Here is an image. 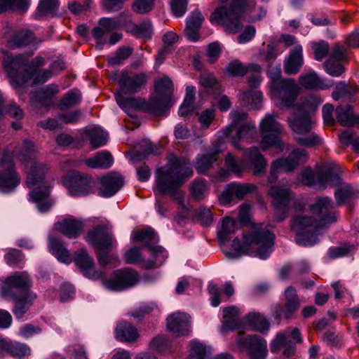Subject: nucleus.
Listing matches in <instances>:
<instances>
[{
  "label": "nucleus",
  "mask_w": 359,
  "mask_h": 359,
  "mask_svg": "<svg viewBox=\"0 0 359 359\" xmlns=\"http://www.w3.org/2000/svg\"><path fill=\"white\" fill-rule=\"evenodd\" d=\"M4 114L16 120H20L24 117L23 110L15 102H11L6 106L4 105Z\"/></svg>",
  "instance_id": "63"
},
{
  "label": "nucleus",
  "mask_w": 359,
  "mask_h": 359,
  "mask_svg": "<svg viewBox=\"0 0 359 359\" xmlns=\"http://www.w3.org/2000/svg\"><path fill=\"white\" fill-rule=\"evenodd\" d=\"M191 175V163L187 159L170 155L168 164L157 170V189L161 194L170 195L179 205L184 206V193L180 187Z\"/></svg>",
  "instance_id": "3"
},
{
  "label": "nucleus",
  "mask_w": 359,
  "mask_h": 359,
  "mask_svg": "<svg viewBox=\"0 0 359 359\" xmlns=\"http://www.w3.org/2000/svg\"><path fill=\"white\" fill-rule=\"evenodd\" d=\"M81 99V92L77 89H73L62 97L58 107L61 110H66L79 104Z\"/></svg>",
  "instance_id": "49"
},
{
  "label": "nucleus",
  "mask_w": 359,
  "mask_h": 359,
  "mask_svg": "<svg viewBox=\"0 0 359 359\" xmlns=\"http://www.w3.org/2000/svg\"><path fill=\"white\" fill-rule=\"evenodd\" d=\"M243 243L235 238L232 243L233 252H225L229 259H238L242 255H248L266 259L272 252L274 235L266 229L254 228L245 233Z\"/></svg>",
  "instance_id": "7"
},
{
  "label": "nucleus",
  "mask_w": 359,
  "mask_h": 359,
  "mask_svg": "<svg viewBox=\"0 0 359 359\" xmlns=\"http://www.w3.org/2000/svg\"><path fill=\"white\" fill-rule=\"evenodd\" d=\"M36 148L35 144L25 140L22 149H16L13 154L4 151L1 159L0 165L3 168L0 171V191L11 193L20 184V177L17 172L13 156H15L25 165H31L27 174L26 184L29 189V200L36 204L39 211H48L53 202L49 198L50 187L45 181V175L48 169L46 164L39 163L36 160Z\"/></svg>",
  "instance_id": "1"
},
{
  "label": "nucleus",
  "mask_w": 359,
  "mask_h": 359,
  "mask_svg": "<svg viewBox=\"0 0 359 359\" xmlns=\"http://www.w3.org/2000/svg\"><path fill=\"white\" fill-rule=\"evenodd\" d=\"M190 192L192 196L198 201L205 198L208 193V187L205 180L198 179L190 185Z\"/></svg>",
  "instance_id": "52"
},
{
  "label": "nucleus",
  "mask_w": 359,
  "mask_h": 359,
  "mask_svg": "<svg viewBox=\"0 0 359 359\" xmlns=\"http://www.w3.org/2000/svg\"><path fill=\"white\" fill-rule=\"evenodd\" d=\"M336 117L338 122L344 126H352L355 123V117L350 105H340L337 107Z\"/></svg>",
  "instance_id": "47"
},
{
  "label": "nucleus",
  "mask_w": 359,
  "mask_h": 359,
  "mask_svg": "<svg viewBox=\"0 0 359 359\" xmlns=\"http://www.w3.org/2000/svg\"><path fill=\"white\" fill-rule=\"evenodd\" d=\"M155 236L154 230L151 227H147L133 232L132 234V239L136 242H150L156 241Z\"/></svg>",
  "instance_id": "57"
},
{
  "label": "nucleus",
  "mask_w": 359,
  "mask_h": 359,
  "mask_svg": "<svg viewBox=\"0 0 359 359\" xmlns=\"http://www.w3.org/2000/svg\"><path fill=\"white\" fill-rule=\"evenodd\" d=\"M34 39L33 33L26 29L15 32L11 39L8 41L10 48L24 47L30 44Z\"/></svg>",
  "instance_id": "41"
},
{
  "label": "nucleus",
  "mask_w": 359,
  "mask_h": 359,
  "mask_svg": "<svg viewBox=\"0 0 359 359\" xmlns=\"http://www.w3.org/2000/svg\"><path fill=\"white\" fill-rule=\"evenodd\" d=\"M245 320L255 331L264 332L269 330V321L260 313H250L246 316Z\"/></svg>",
  "instance_id": "44"
},
{
  "label": "nucleus",
  "mask_w": 359,
  "mask_h": 359,
  "mask_svg": "<svg viewBox=\"0 0 359 359\" xmlns=\"http://www.w3.org/2000/svg\"><path fill=\"white\" fill-rule=\"evenodd\" d=\"M113 161V157L109 152L100 151L93 157L87 158L85 163L92 168H108Z\"/></svg>",
  "instance_id": "42"
},
{
  "label": "nucleus",
  "mask_w": 359,
  "mask_h": 359,
  "mask_svg": "<svg viewBox=\"0 0 359 359\" xmlns=\"http://www.w3.org/2000/svg\"><path fill=\"white\" fill-rule=\"evenodd\" d=\"M30 351L29 347L25 344L0 338V353L2 355L8 354L13 358L22 359L29 355Z\"/></svg>",
  "instance_id": "30"
},
{
  "label": "nucleus",
  "mask_w": 359,
  "mask_h": 359,
  "mask_svg": "<svg viewBox=\"0 0 359 359\" xmlns=\"http://www.w3.org/2000/svg\"><path fill=\"white\" fill-rule=\"evenodd\" d=\"M248 114L243 111H233L230 113L232 120L231 124L220 132L219 142L222 143L223 139L231 137L233 147L243 149L240 142L247 143L257 138V129L255 124L246 121Z\"/></svg>",
  "instance_id": "10"
},
{
  "label": "nucleus",
  "mask_w": 359,
  "mask_h": 359,
  "mask_svg": "<svg viewBox=\"0 0 359 359\" xmlns=\"http://www.w3.org/2000/svg\"><path fill=\"white\" fill-rule=\"evenodd\" d=\"M222 3L229 0H219ZM246 15L252 21L259 20L266 15L262 7L256 6L255 0H233L230 6L217 8L211 20L220 23L229 33H237L242 29L241 18Z\"/></svg>",
  "instance_id": "6"
},
{
  "label": "nucleus",
  "mask_w": 359,
  "mask_h": 359,
  "mask_svg": "<svg viewBox=\"0 0 359 359\" xmlns=\"http://www.w3.org/2000/svg\"><path fill=\"white\" fill-rule=\"evenodd\" d=\"M4 258L6 262L11 266L18 265L24 260V257L21 252L14 248H10L5 255Z\"/></svg>",
  "instance_id": "61"
},
{
  "label": "nucleus",
  "mask_w": 359,
  "mask_h": 359,
  "mask_svg": "<svg viewBox=\"0 0 359 359\" xmlns=\"http://www.w3.org/2000/svg\"><path fill=\"white\" fill-rule=\"evenodd\" d=\"M86 240L94 248L100 264L105 266L118 260L116 255H109V252L116 245V242L106 226L100 225L95 227L88 231Z\"/></svg>",
  "instance_id": "12"
},
{
  "label": "nucleus",
  "mask_w": 359,
  "mask_h": 359,
  "mask_svg": "<svg viewBox=\"0 0 359 359\" xmlns=\"http://www.w3.org/2000/svg\"><path fill=\"white\" fill-rule=\"evenodd\" d=\"M311 48L313 51L314 58L317 61H321L327 55L330 50V46L325 41L313 43Z\"/></svg>",
  "instance_id": "58"
},
{
  "label": "nucleus",
  "mask_w": 359,
  "mask_h": 359,
  "mask_svg": "<svg viewBox=\"0 0 359 359\" xmlns=\"http://www.w3.org/2000/svg\"><path fill=\"white\" fill-rule=\"evenodd\" d=\"M318 182L323 188L327 186L339 187L334 192L335 200L338 205L348 204L351 208L353 201L359 197L358 189L342 182L339 175V170L335 164L323 165L319 168Z\"/></svg>",
  "instance_id": "9"
},
{
  "label": "nucleus",
  "mask_w": 359,
  "mask_h": 359,
  "mask_svg": "<svg viewBox=\"0 0 359 359\" xmlns=\"http://www.w3.org/2000/svg\"><path fill=\"white\" fill-rule=\"evenodd\" d=\"M236 222L230 217H225L222 222V227L217 233V236L221 243H225L230 241L235 233Z\"/></svg>",
  "instance_id": "50"
},
{
  "label": "nucleus",
  "mask_w": 359,
  "mask_h": 359,
  "mask_svg": "<svg viewBox=\"0 0 359 359\" xmlns=\"http://www.w3.org/2000/svg\"><path fill=\"white\" fill-rule=\"evenodd\" d=\"M48 248L50 252L61 262L69 264L72 259L69 251L64 246L61 240L57 237L49 236L48 237Z\"/></svg>",
  "instance_id": "36"
},
{
  "label": "nucleus",
  "mask_w": 359,
  "mask_h": 359,
  "mask_svg": "<svg viewBox=\"0 0 359 359\" xmlns=\"http://www.w3.org/2000/svg\"><path fill=\"white\" fill-rule=\"evenodd\" d=\"M170 8L172 14L177 17L180 18L183 16L187 9V0H171Z\"/></svg>",
  "instance_id": "62"
},
{
  "label": "nucleus",
  "mask_w": 359,
  "mask_h": 359,
  "mask_svg": "<svg viewBox=\"0 0 359 359\" xmlns=\"http://www.w3.org/2000/svg\"><path fill=\"white\" fill-rule=\"evenodd\" d=\"M27 57L18 55L5 56L3 66L10 79V82L15 89L29 84H41L53 76L50 70L33 69L27 70Z\"/></svg>",
  "instance_id": "8"
},
{
  "label": "nucleus",
  "mask_w": 359,
  "mask_h": 359,
  "mask_svg": "<svg viewBox=\"0 0 359 359\" xmlns=\"http://www.w3.org/2000/svg\"><path fill=\"white\" fill-rule=\"evenodd\" d=\"M257 187L254 184L231 182L226 186L219 201L222 203H229L233 199L242 200L245 195L255 192Z\"/></svg>",
  "instance_id": "25"
},
{
  "label": "nucleus",
  "mask_w": 359,
  "mask_h": 359,
  "mask_svg": "<svg viewBox=\"0 0 359 359\" xmlns=\"http://www.w3.org/2000/svg\"><path fill=\"white\" fill-rule=\"evenodd\" d=\"M225 165L227 170L220 169L215 176L217 180H225L227 178L228 172L241 176L246 169L244 158L242 161H238L231 153H229L226 156Z\"/></svg>",
  "instance_id": "32"
},
{
  "label": "nucleus",
  "mask_w": 359,
  "mask_h": 359,
  "mask_svg": "<svg viewBox=\"0 0 359 359\" xmlns=\"http://www.w3.org/2000/svg\"><path fill=\"white\" fill-rule=\"evenodd\" d=\"M243 158L246 168L252 169L254 175L260 177L265 173L267 162L257 147L250 148L244 153Z\"/></svg>",
  "instance_id": "27"
},
{
  "label": "nucleus",
  "mask_w": 359,
  "mask_h": 359,
  "mask_svg": "<svg viewBox=\"0 0 359 359\" xmlns=\"http://www.w3.org/2000/svg\"><path fill=\"white\" fill-rule=\"evenodd\" d=\"M122 16L123 14L117 18H102L99 20V25L103 27L104 30L109 33L124 25V23L121 19Z\"/></svg>",
  "instance_id": "59"
},
{
  "label": "nucleus",
  "mask_w": 359,
  "mask_h": 359,
  "mask_svg": "<svg viewBox=\"0 0 359 359\" xmlns=\"http://www.w3.org/2000/svg\"><path fill=\"white\" fill-rule=\"evenodd\" d=\"M271 97L280 108L290 109L295 106L301 88L292 78L282 79L271 86Z\"/></svg>",
  "instance_id": "16"
},
{
  "label": "nucleus",
  "mask_w": 359,
  "mask_h": 359,
  "mask_svg": "<svg viewBox=\"0 0 359 359\" xmlns=\"http://www.w3.org/2000/svg\"><path fill=\"white\" fill-rule=\"evenodd\" d=\"M57 228L69 238H77L83 231L82 222L74 219H65L56 224Z\"/></svg>",
  "instance_id": "38"
},
{
  "label": "nucleus",
  "mask_w": 359,
  "mask_h": 359,
  "mask_svg": "<svg viewBox=\"0 0 359 359\" xmlns=\"http://www.w3.org/2000/svg\"><path fill=\"white\" fill-rule=\"evenodd\" d=\"M223 151L220 145L215 146L211 151L198 155L196 161V169L198 173L205 174L218 160V154Z\"/></svg>",
  "instance_id": "33"
},
{
  "label": "nucleus",
  "mask_w": 359,
  "mask_h": 359,
  "mask_svg": "<svg viewBox=\"0 0 359 359\" xmlns=\"http://www.w3.org/2000/svg\"><path fill=\"white\" fill-rule=\"evenodd\" d=\"M36 298V295L34 293L26 292L24 295L18 296V297L13 299L15 301V305L12 311L15 318L18 319L22 318L24 315L32 306Z\"/></svg>",
  "instance_id": "35"
},
{
  "label": "nucleus",
  "mask_w": 359,
  "mask_h": 359,
  "mask_svg": "<svg viewBox=\"0 0 359 359\" xmlns=\"http://www.w3.org/2000/svg\"><path fill=\"white\" fill-rule=\"evenodd\" d=\"M120 93L116 94V100L118 106L127 111L130 108L140 107L142 100L133 97H124V95H132L140 91L147 82L144 73H131L123 71L118 79Z\"/></svg>",
  "instance_id": "11"
},
{
  "label": "nucleus",
  "mask_w": 359,
  "mask_h": 359,
  "mask_svg": "<svg viewBox=\"0 0 359 359\" xmlns=\"http://www.w3.org/2000/svg\"><path fill=\"white\" fill-rule=\"evenodd\" d=\"M74 262L84 276L93 279H101L104 287L110 290L120 291L135 285L139 281L138 274L133 269L126 268L112 273L109 278H106L102 272L95 271L94 261L84 249L75 253Z\"/></svg>",
  "instance_id": "5"
},
{
  "label": "nucleus",
  "mask_w": 359,
  "mask_h": 359,
  "mask_svg": "<svg viewBox=\"0 0 359 359\" xmlns=\"http://www.w3.org/2000/svg\"><path fill=\"white\" fill-rule=\"evenodd\" d=\"M277 115L267 114L262 119L259 130L262 134L260 147L263 151L275 148L278 151H283L284 144L280 140L283 126L276 120Z\"/></svg>",
  "instance_id": "14"
},
{
  "label": "nucleus",
  "mask_w": 359,
  "mask_h": 359,
  "mask_svg": "<svg viewBox=\"0 0 359 359\" xmlns=\"http://www.w3.org/2000/svg\"><path fill=\"white\" fill-rule=\"evenodd\" d=\"M147 250L152 257L151 259L145 260L141 254V248L134 247L126 252L124 260L127 264H140L141 267L149 269L158 267L168 257L166 250L161 246H149Z\"/></svg>",
  "instance_id": "17"
},
{
  "label": "nucleus",
  "mask_w": 359,
  "mask_h": 359,
  "mask_svg": "<svg viewBox=\"0 0 359 359\" xmlns=\"http://www.w3.org/2000/svg\"><path fill=\"white\" fill-rule=\"evenodd\" d=\"M249 72L252 73L248 80V83L250 89L241 93L238 95V99L243 105L250 106L255 109H259L263 95L261 91L254 88L258 87L261 83V69L259 72L250 71Z\"/></svg>",
  "instance_id": "22"
},
{
  "label": "nucleus",
  "mask_w": 359,
  "mask_h": 359,
  "mask_svg": "<svg viewBox=\"0 0 359 359\" xmlns=\"http://www.w3.org/2000/svg\"><path fill=\"white\" fill-rule=\"evenodd\" d=\"M198 219L203 226H209L213 220L211 210L205 207H200L196 212Z\"/></svg>",
  "instance_id": "64"
},
{
  "label": "nucleus",
  "mask_w": 359,
  "mask_h": 359,
  "mask_svg": "<svg viewBox=\"0 0 359 359\" xmlns=\"http://www.w3.org/2000/svg\"><path fill=\"white\" fill-rule=\"evenodd\" d=\"M204 20L203 16L198 10H195L189 16L184 29L185 34L189 40L196 41L198 39V30Z\"/></svg>",
  "instance_id": "34"
},
{
  "label": "nucleus",
  "mask_w": 359,
  "mask_h": 359,
  "mask_svg": "<svg viewBox=\"0 0 359 359\" xmlns=\"http://www.w3.org/2000/svg\"><path fill=\"white\" fill-rule=\"evenodd\" d=\"M285 304L282 309V314L285 318H289L299 307V300L296 290L289 287L285 292Z\"/></svg>",
  "instance_id": "40"
},
{
  "label": "nucleus",
  "mask_w": 359,
  "mask_h": 359,
  "mask_svg": "<svg viewBox=\"0 0 359 359\" xmlns=\"http://www.w3.org/2000/svg\"><path fill=\"white\" fill-rule=\"evenodd\" d=\"M116 338L118 341L133 342L139 338L137 329L130 323L121 321L117 324L115 330Z\"/></svg>",
  "instance_id": "37"
},
{
  "label": "nucleus",
  "mask_w": 359,
  "mask_h": 359,
  "mask_svg": "<svg viewBox=\"0 0 359 359\" xmlns=\"http://www.w3.org/2000/svg\"><path fill=\"white\" fill-rule=\"evenodd\" d=\"M156 95L147 104V109L157 116H167L169 110L170 95L172 91V82L168 76L155 81Z\"/></svg>",
  "instance_id": "15"
},
{
  "label": "nucleus",
  "mask_w": 359,
  "mask_h": 359,
  "mask_svg": "<svg viewBox=\"0 0 359 359\" xmlns=\"http://www.w3.org/2000/svg\"><path fill=\"white\" fill-rule=\"evenodd\" d=\"M29 0H0V12L8 8L25 11L29 6Z\"/></svg>",
  "instance_id": "55"
},
{
  "label": "nucleus",
  "mask_w": 359,
  "mask_h": 359,
  "mask_svg": "<svg viewBox=\"0 0 359 359\" xmlns=\"http://www.w3.org/2000/svg\"><path fill=\"white\" fill-rule=\"evenodd\" d=\"M339 137L342 144L346 145L351 144L353 150L359 153V136L351 130L342 131L339 135Z\"/></svg>",
  "instance_id": "54"
},
{
  "label": "nucleus",
  "mask_w": 359,
  "mask_h": 359,
  "mask_svg": "<svg viewBox=\"0 0 359 359\" xmlns=\"http://www.w3.org/2000/svg\"><path fill=\"white\" fill-rule=\"evenodd\" d=\"M167 327L175 337L187 336L191 330L190 317L184 313H174L167 318Z\"/></svg>",
  "instance_id": "26"
},
{
  "label": "nucleus",
  "mask_w": 359,
  "mask_h": 359,
  "mask_svg": "<svg viewBox=\"0 0 359 359\" xmlns=\"http://www.w3.org/2000/svg\"><path fill=\"white\" fill-rule=\"evenodd\" d=\"M272 198V203L276 208V217L279 222L286 217L289 203L292 198V192L290 189L281 188L278 186H272L268 191Z\"/></svg>",
  "instance_id": "24"
},
{
  "label": "nucleus",
  "mask_w": 359,
  "mask_h": 359,
  "mask_svg": "<svg viewBox=\"0 0 359 359\" xmlns=\"http://www.w3.org/2000/svg\"><path fill=\"white\" fill-rule=\"evenodd\" d=\"M334 203L329 197H320L311 206L313 216L304 213L296 215L291 224L295 232L296 242L302 246H312L319 241L324 227L337 221L333 208Z\"/></svg>",
  "instance_id": "2"
},
{
  "label": "nucleus",
  "mask_w": 359,
  "mask_h": 359,
  "mask_svg": "<svg viewBox=\"0 0 359 359\" xmlns=\"http://www.w3.org/2000/svg\"><path fill=\"white\" fill-rule=\"evenodd\" d=\"M330 164H333L330 163ZM330 165V163H323L318 165L316 168L315 172L312 171L310 168H305L300 173V182L302 184L312 187L314 185H318L320 188L324 189L318 182V170L321 166Z\"/></svg>",
  "instance_id": "48"
},
{
  "label": "nucleus",
  "mask_w": 359,
  "mask_h": 359,
  "mask_svg": "<svg viewBox=\"0 0 359 359\" xmlns=\"http://www.w3.org/2000/svg\"><path fill=\"white\" fill-rule=\"evenodd\" d=\"M189 346L188 359H205L210 352V347L194 340L190 342Z\"/></svg>",
  "instance_id": "51"
},
{
  "label": "nucleus",
  "mask_w": 359,
  "mask_h": 359,
  "mask_svg": "<svg viewBox=\"0 0 359 359\" xmlns=\"http://www.w3.org/2000/svg\"><path fill=\"white\" fill-rule=\"evenodd\" d=\"M239 309L231 306L223 309V320L220 332L225 336L228 332L238 330L233 349H245L249 359H266L268 350L266 341L257 334L244 337L241 330L243 328L242 321L238 318Z\"/></svg>",
  "instance_id": "4"
},
{
  "label": "nucleus",
  "mask_w": 359,
  "mask_h": 359,
  "mask_svg": "<svg viewBox=\"0 0 359 359\" xmlns=\"http://www.w3.org/2000/svg\"><path fill=\"white\" fill-rule=\"evenodd\" d=\"M311 130L308 132L299 134L295 137L297 142L302 146L311 147L322 143V139L313 133H310Z\"/></svg>",
  "instance_id": "53"
},
{
  "label": "nucleus",
  "mask_w": 359,
  "mask_h": 359,
  "mask_svg": "<svg viewBox=\"0 0 359 359\" xmlns=\"http://www.w3.org/2000/svg\"><path fill=\"white\" fill-rule=\"evenodd\" d=\"M133 53V49L129 47L120 48L113 56L109 57L108 63L110 65H119L126 60Z\"/></svg>",
  "instance_id": "56"
},
{
  "label": "nucleus",
  "mask_w": 359,
  "mask_h": 359,
  "mask_svg": "<svg viewBox=\"0 0 359 359\" xmlns=\"http://www.w3.org/2000/svg\"><path fill=\"white\" fill-rule=\"evenodd\" d=\"M123 185V179L118 173L110 172L100 179L98 194L104 198L114 196Z\"/></svg>",
  "instance_id": "29"
},
{
  "label": "nucleus",
  "mask_w": 359,
  "mask_h": 359,
  "mask_svg": "<svg viewBox=\"0 0 359 359\" xmlns=\"http://www.w3.org/2000/svg\"><path fill=\"white\" fill-rule=\"evenodd\" d=\"M86 134L93 149L104 146L108 140V133L99 127L88 129Z\"/></svg>",
  "instance_id": "43"
},
{
  "label": "nucleus",
  "mask_w": 359,
  "mask_h": 359,
  "mask_svg": "<svg viewBox=\"0 0 359 359\" xmlns=\"http://www.w3.org/2000/svg\"><path fill=\"white\" fill-rule=\"evenodd\" d=\"M64 184L73 196H84L90 194L95 185L90 176L76 171L67 174Z\"/></svg>",
  "instance_id": "21"
},
{
  "label": "nucleus",
  "mask_w": 359,
  "mask_h": 359,
  "mask_svg": "<svg viewBox=\"0 0 359 359\" xmlns=\"http://www.w3.org/2000/svg\"><path fill=\"white\" fill-rule=\"evenodd\" d=\"M298 81L299 86L306 90H327L333 86L332 81L319 76L313 70L302 74Z\"/></svg>",
  "instance_id": "28"
},
{
  "label": "nucleus",
  "mask_w": 359,
  "mask_h": 359,
  "mask_svg": "<svg viewBox=\"0 0 359 359\" xmlns=\"http://www.w3.org/2000/svg\"><path fill=\"white\" fill-rule=\"evenodd\" d=\"M294 342H302L299 330L297 328H294L292 330H286L276 334L270 344V351L272 353H278L281 348H283V355L290 357L295 353Z\"/></svg>",
  "instance_id": "20"
},
{
  "label": "nucleus",
  "mask_w": 359,
  "mask_h": 359,
  "mask_svg": "<svg viewBox=\"0 0 359 359\" xmlns=\"http://www.w3.org/2000/svg\"><path fill=\"white\" fill-rule=\"evenodd\" d=\"M323 102V99L317 95H309L304 97L297 106L299 114H294L287 120L290 128L294 133L302 134L312 128L313 121L310 112L315 111Z\"/></svg>",
  "instance_id": "13"
},
{
  "label": "nucleus",
  "mask_w": 359,
  "mask_h": 359,
  "mask_svg": "<svg viewBox=\"0 0 359 359\" xmlns=\"http://www.w3.org/2000/svg\"><path fill=\"white\" fill-rule=\"evenodd\" d=\"M309 158L308 152L304 149H295L292 151L287 158H281L274 161L271 166V171L268 176V182L274 183L278 180V173L280 171L290 172L294 170L299 164L304 163Z\"/></svg>",
  "instance_id": "18"
},
{
  "label": "nucleus",
  "mask_w": 359,
  "mask_h": 359,
  "mask_svg": "<svg viewBox=\"0 0 359 359\" xmlns=\"http://www.w3.org/2000/svg\"><path fill=\"white\" fill-rule=\"evenodd\" d=\"M31 280L25 271L15 272L7 277L1 287V294L6 299H14L18 296L31 292Z\"/></svg>",
  "instance_id": "19"
},
{
  "label": "nucleus",
  "mask_w": 359,
  "mask_h": 359,
  "mask_svg": "<svg viewBox=\"0 0 359 359\" xmlns=\"http://www.w3.org/2000/svg\"><path fill=\"white\" fill-rule=\"evenodd\" d=\"M304 64L303 49L296 44L284 60V71L287 74H296Z\"/></svg>",
  "instance_id": "31"
},
{
  "label": "nucleus",
  "mask_w": 359,
  "mask_h": 359,
  "mask_svg": "<svg viewBox=\"0 0 359 359\" xmlns=\"http://www.w3.org/2000/svg\"><path fill=\"white\" fill-rule=\"evenodd\" d=\"M154 0H135L132 6L134 12L145 14L150 12L154 7Z\"/></svg>",
  "instance_id": "60"
},
{
  "label": "nucleus",
  "mask_w": 359,
  "mask_h": 359,
  "mask_svg": "<svg viewBox=\"0 0 359 359\" xmlns=\"http://www.w3.org/2000/svg\"><path fill=\"white\" fill-rule=\"evenodd\" d=\"M200 83L203 88L201 90V93L210 94L217 97L220 95L223 91L212 74L203 73L200 77Z\"/></svg>",
  "instance_id": "39"
},
{
  "label": "nucleus",
  "mask_w": 359,
  "mask_h": 359,
  "mask_svg": "<svg viewBox=\"0 0 359 359\" xmlns=\"http://www.w3.org/2000/svg\"><path fill=\"white\" fill-rule=\"evenodd\" d=\"M262 69L260 65L250 64L245 66L240 61L235 60L231 61L227 68V72L232 76H244L250 71L259 72Z\"/></svg>",
  "instance_id": "45"
},
{
  "label": "nucleus",
  "mask_w": 359,
  "mask_h": 359,
  "mask_svg": "<svg viewBox=\"0 0 359 359\" xmlns=\"http://www.w3.org/2000/svg\"><path fill=\"white\" fill-rule=\"evenodd\" d=\"M348 61L346 49L337 44L332 48L329 58L323 63L325 72L332 76H339L344 72V63Z\"/></svg>",
  "instance_id": "23"
},
{
  "label": "nucleus",
  "mask_w": 359,
  "mask_h": 359,
  "mask_svg": "<svg viewBox=\"0 0 359 359\" xmlns=\"http://www.w3.org/2000/svg\"><path fill=\"white\" fill-rule=\"evenodd\" d=\"M127 31L137 38L149 39L153 33V27L150 21H144L140 24H132Z\"/></svg>",
  "instance_id": "46"
}]
</instances>
